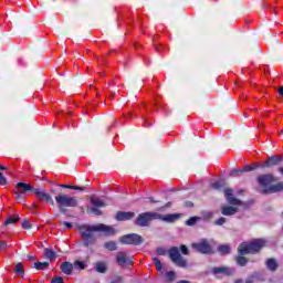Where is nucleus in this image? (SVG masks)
Listing matches in <instances>:
<instances>
[{
    "mask_svg": "<svg viewBox=\"0 0 283 283\" xmlns=\"http://www.w3.org/2000/svg\"><path fill=\"white\" fill-rule=\"evenodd\" d=\"M76 231L81 234L84 247H90V244L96 243V233L103 232L106 235H114L116 230L109 226H105L103 223L90 226V224H81L76 226Z\"/></svg>",
    "mask_w": 283,
    "mask_h": 283,
    "instance_id": "obj_1",
    "label": "nucleus"
},
{
    "mask_svg": "<svg viewBox=\"0 0 283 283\" xmlns=\"http://www.w3.org/2000/svg\"><path fill=\"white\" fill-rule=\"evenodd\" d=\"M264 247H266V241L263 239H254L251 242L241 243L238 248V252L239 255H253L255 253H260Z\"/></svg>",
    "mask_w": 283,
    "mask_h": 283,
    "instance_id": "obj_2",
    "label": "nucleus"
},
{
    "mask_svg": "<svg viewBox=\"0 0 283 283\" xmlns=\"http://www.w3.org/2000/svg\"><path fill=\"white\" fill-rule=\"evenodd\" d=\"M55 202L60 209V211H65V208H74L78 207V200L76 197H72L70 195H57L55 196Z\"/></svg>",
    "mask_w": 283,
    "mask_h": 283,
    "instance_id": "obj_3",
    "label": "nucleus"
},
{
    "mask_svg": "<svg viewBox=\"0 0 283 283\" xmlns=\"http://www.w3.org/2000/svg\"><path fill=\"white\" fill-rule=\"evenodd\" d=\"M158 218H160V213L144 212L136 218L135 224L137 227H149V222H151V220H158Z\"/></svg>",
    "mask_w": 283,
    "mask_h": 283,
    "instance_id": "obj_4",
    "label": "nucleus"
},
{
    "mask_svg": "<svg viewBox=\"0 0 283 283\" xmlns=\"http://www.w3.org/2000/svg\"><path fill=\"white\" fill-rule=\"evenodd\" d=\"M169 258L177 266H180L181 269H187V260H185V258L180 255V251L178 250V248H172L169 250Z\"/></svg>",
    "mask_w": 283,
    "mask_h": 283,
    "instance_id": "obj_5",
    "label": "nucleus"
},
{
    "mask_svg": "<svg viewBox=\"0 0 283 283\" xmlns=\"http://www.w3.org/2000/svg\"><path fill=\"white\" fill-rule=\"evenodd\" d=\"M191 247L198 253H203L206 255H209V253H213V249L211 248V244H209V241L207 239H202L199 242L192 243Z\"/></svg>",
    "mask_w": 283,
    "mask_h": 283,
    "instance_id": "obj_6",
    "label": "nucleus"
},
{
    "mask_svg": "<svg viewBox=\"0 0 283 283\" xmlns=\"http://www.w3.org/2000/svg\"><path fill=\"white\" fill-rule=\"evenodd\" d=\"M119 242L122 244H133L135 247H138V244H143L144 239L140 237V234L132 233L123 235L119 239Z\"/></svg>",
    "mask_w": 283,
    "mask_h": 283,
    "instance_id": "obj_7",
    "label": "nucleus"
},
{
    "mask_svg": "<svg viewBox=\"0 0 283 283\" xmlns=\"http://www.w3.org/2000/svg\"><path fill=\"white\" fill-rule=\"evenodd\" d=\"M224 197L229 205H232L233 207H241L242 201H240L238 198L233 196V189L226 188L224 189Z\"/></svg>",
    "mask_w": 283,
    "mask_h": 283,
    "instance_id": "obj_8",
    "label": "nucleus"
},
{
    "mask_svg": "<svg viewBox=\"0 0 283 283\" xmlns=\"http://www.w3.org/2000/svg\"><path fill=\"white\" fill-rule=\"evenodd\" d=\"M33 193H35V197L40 202H49L52 206H54V199H52V196L45 191H41L39 189H34Z\"/></svg>",
    "mask_w": 283,
    "mask_h": 283,
    "instance_id": "obj_9",
    "label": "nucleus"
},
{
    "mask_svg": "<svg viewBox=\"0 0 283 283\" xmlns=\"http://www.w3.org/2000/svg\"><path fill=\"white\" fill-rule=\"evenodd\" d=\"M258 182L261 187H269L272 182H275L273 175H261L258 177Z\"/></svg>",
    "mask_w": 283,
    "mask_h": 283,
    "instance_id": "obj_10",
    "label": "nucleus"
},
{
    "mask_svg": "<svg viewBox=\"0 0 283 283\" xmlns=\"http://www.w3.org/2000/svg\"><path fill=\"white\" fill-rule=\"evenodd\" d=\"M253 169H258V165L245 166L243 168L233 169L230 171V176H232V178H238V176H242V174H244L247 171H253Z\"/></svg>",
    "mask_w": 283,
    "mask_h": 283,
    "instance_id": "obj_11",
    "label": "nucleus"
},
{
    "mask_svg": "<svg viewBox=\"0 0 283 283\" xmlns=\"http://www.w3.org/2000/svg\"><path fill=\"white\" fill-rule=\"evenodd\" d=\"M135 216L136 213L134 212L118 211L115 216V220H118V222H125L127 220H132Z\"/></svg>",
    "mask_w": 283,
    "mask_h": 283,
    "instance_id": "obj_12",
    "label": "nucleus"
},
{
    "mask_svg": "<svg viewBox=\"0 0 283 283\" xmlns=\"http://www.w3.org/2000/svg\"><path fill=\"white\" fill-rule=\"evenodd\" d=\"M116 262L118 266H125V264H129L132 260L129 259V256H127L126 252H118L116 256Z\"/></svg>",
    "mask_w": 283,
    "mask_h": 283,
    "instance_id": "obj_13",
    "label": "nucleus"
},
{
    "mask_svg": "<svg viewBox=\"0 0 283 283\" xmlns=\"http://www.w3.org/2000/svg\"><path fill=\"white\" fill-rule=\"evenodd\" d=\"M15 189L19 193H22V196H24V193H28V191H34L32 186L30 184H25V182H18L15 185Z\"/></svg>",
    "mask_w": 283,
    "mask_h": 283,
    "instance_id": "obj_14",
    "label": "nucleus"
},
{
    "mask_svg": "<svg viewBox=\"0 0 283 283\" xmlns=\"http://www.w3.org/2000/svg\"><path fill=\"white\" fill-rule=\"evenodd\" d=\"M281 160L282 157L280 156L269 157V159L264 161L263 167H275V165H280Z\"/></svg>",
    "mask_w": 283,
    "mask_h": 283,
    "instance_id": "obj_15",
    "label": "nucleus"
},
{
    "mask_svg": "<svg viewBox=\"0 0 283 283\" xmlns=\"http://www.w3.org/2000/svg\"><path fill=\"white\" fill-rule=\"evenodd\" d=\"M222 216H235L238 213V208L232 206H223L221 208Z\"/></svg>",
    "mask_w": 283,
    "mask_h": 283,
    "instance_id": "obj_16",
    "label": "nucleus"
},
{
    "mask_svg": "<svg viewBox=\"0 0 283 283\" xmlns=\"http://www.w3.org/2000/svg\"><path fill=\"white\" fill-rule=\"evenodd\" d=\"M180 219V214H160V218H157V220H163L164 222H176V220Z\"/></svg>",
    "mask_w": 283,
    "mask_h": 283,
    "instance_id": "obj_17",
    "label": "nucleus"
},
{
    "mask_svg": "<svg viewBox=\"0 0 283 283\" xmlns=\"http://www.w3.org/2000/svg\"><path fill=\"white\" fill-rule=\"evenodd\" d=\"M277 191H283V181L271 186L269 189L263 190V193H277Z\"/></svg>",
    "mask_w": 283,
    "mask_h": 283,
    "instance_id": "obj_18",
    "label": "nucleus"
},
{
    "mask_svg": "<svg viewBox=\"0 0 283 283\" xmlns=\"http://www.w3.org/2000/svg\"><path fill=\"white\" fill-rule=\"evenodd\" d=\"M61 271L65 273V275H72V271H74V265L70 262H64L61 264Z\"/></svg>",
    "mask_w": 283,
    "mask_h": 283,
    "instance_id": "obj_19",
    "label": "nucleus"
},
{
    "mask_svg": "<svg viewBox=\"0 0 283 283\" xmlns=\"http://www.w3.org/2000/svg\"><path fill=\"white\" fill-rule=\"evenodd\" d=\"M212 273L214 275H218L220 273H222L223 275H230L231 274V271L229 270V268L227 266H219V268H214L212 269Z\"/></svg>",
    "mask_w": 283,
    "mask_h": 283,
    "instance_id": "obj_20",
    "label": "nucleus"
},
{
    "mask_svg": "<svg viewBox=\"0 0 283 283\" xmlns=\"http://www.w3.org/2000/svg\"><path fill=\"white\" fill-rule=\"evenodd\" d=\"M44 258L46 259V260H54V258H56V252H54V250H52V249H48V248H45L44 249Z\"/></svg>",
    "mask_w": 283,
    "mask_h": 283,
    "instance_id": "obj_21",
    "label": "nucleus"
},
{
    "mask_svg": "<svg viewBox=\"0 0 283 283\" xmlns=\"http://www.w3.org/2000/svg\"><path fill=\"white\" fill-rule=\"evenodd\" d=\"M265 264L269 271H276L277 269V261H275V259H268Z\"/></svg>",
    "mask_w": 283,
    "mask_h": 283,
    "instance_id": "obj_22",
    "label": "nucleus"
},
{
    "mask_svg": "<svg viewBox=\"0 0 283 283\" xmlns=\"http://www.w3.org/2000/svg\"><path fill=\"white\" fill-rule=\"evenodd\" d=\"M21 220V218L18 217V214L15 216H10L8 217V219L4 221L6 227H8V224H17V222H19Z\"/></svg>",
    "mask_w": 283,
    "mask_h": 283,
    "instance_id": "obj_23",
    "label": "nucleus"
},
{
    "mask_svg": "<svg viewBox=\"0 0 283 283\" xmlns=\"http://www.w3.org/2000/svg\"><path fill=\"white\" fill-rule=\"evenodd\" d=\"M218 251L219 253H221V255H229V253H231V247L227 244L219 245Z\"/></svg>",
    "mask_w": 283,
    "mask_h": 283,
    "instance_id": "obj_24",
    "label": "nucleus"
},
{
    "mask_svg": "<svg viewBox=\"0 0 283 283\" xmlns=\"http://www.w3.org/2000/svg\"><path fill=\"white\" fill-rule=\"evenodd\" d=\"M95 270L97 271V273H106L107 264H105V262H97L95 265Z\"/></svg>",
    "mask_w": 283,
    "mask_h": 283,
    "instance_id": "obj_25",
    "label": "nucleus"
},
{
    "mask_svg": "<svg viewBox=\"0 0 283 283\" xmlns=\"http://www.w3.org/2000/svg\"><path fill=\"white\" fill-rule=\"evenodd\" d=\"M91 203L93 205V207H106L107 205L105 203V201H103L102 199L98 198H91Z\"/></svg>",
    "mask_w": 283,
    "mask_h": 283,
    "instance_id": "obj_26",
    "label": "nucleus"
},
{
    "mask_svg": "<svg viewBox=\"0 0 283 283\" xmlns=\"http://www.w3.org/2000/svg\"><path fill=\"white\" fill-rule=\"evenodd\" d=\"M14 273H15V275H20V276L25 275V270L23 269V264L22 263H18L15 265Z\"/></svg>",
    "mask_w": 283,
    "mask_h": 283,
    "instance_id": "obj_27",
    "label": "nucleus"
},
{
    "mask_svg": "<svg viewBox=\"0 0 283 283\" xmlns=\"http://www.w3.org/2000/svg\"><path fill=\"white\" fill-rule=\"evenodd\" d=\"M34 266L38 271H44V269H48V266H50L49 262H38L34 263Z\"/></svg>",
    "mask_w": 283,
    "mask_h": 283,
    "instance_id": "obj_28",
    "label": "nucleus"
},
{
    "mask_svg": "<svg viewBox=\"0 0 283 283\" xmlns=\"http://www.w3.org/2000/svg\"><path fill=\"white\" fill-rule=\"evenodd\" d=\"M62 189H74L75 191H85L84 187H78V186H70V185H60Z\"/></svg>",
    "mask_w": 283,
    "mask_h": 283,
    "instance_id": "obj_29",
    "label": "nucleus"
},
{
    "mask_svg": "<svg viewBox=\"0 0 283 283\" xmlns=\"http://www.w3.org/2000/svg\"><path fill=\"white\" fill-rule=\"evenodd\" d=\"M104 247L108 251H116V249H117L116 242H114V241H109V242L104 243Z\"/></svg>",
    "mask_w": 283,
    "mask_h": 283,
    "instance_id": "obj_30",
    "label": "nucleus"
},
{
    "mask_svg": "<svg viewBox=\"0 0 283 283\" xmlns=\"http://www.w3.org/2000/svg\"><path fill=\"white\" fill-rule=\"evenodd\" d=\"M198 220H200L199 217H191L190 219H188V220L186 221V224H187L188 227H195V224L198 222Z\"/></svg>",
    "mask_w": 283,
    "mask_h": 283,
    "instance_id": "obj_31",
    "label": "nucleus"
},
{
    "mask_svg": "<svg viewBox=\"0 0 283 283\" xmlns=\"http://www.w3.org/2000/svg\"><path fill=\"white\" fill-rule=\"evenodd\" d=\"M247 262H249V260L244 256L237 258V264H239V266H247Z\"/></svg>",
    "mask_w": 283,
    "mask_h": 283,
    "instance_id": "obj_32",
    "label": "nucleus"
},
{
    "mask_svg": "<svg viewBox=\"0 0 283 283\" xmlns=\"http://www.w3.org/2000/svg\"><path fill=\"white\" fill-rule=\"evenodd\" d=\"M153 262H154L157 271H163V263L158 260V258H154Z\"/></svg>",
    "mask_w": 283,
    "mask_h": 283,
    "instance_id": "obj_33",
    "label": "nucleus"
},
{
    "mask_svg": "<svg viewBox=\"0 0 283 283\" xmlns=\"http://www.w3.org/2000/svg\"><path fill=\"white\" fill-rule=\"evenodd\" d=\"M91 213H94L95 216H103V211H101V209H98L97 207L93 206L90 209Z\"/></svg>",
    "mask_w": 283,
    "mask_h": 283,
    "instance_id": "obj_34",
    "label": "nucleus"
},
{
    "mask_svg": "<svg viewBox=\"0 0 283 283\" xmlns=\"http://www.w3.org/2000/svg\"><path fill=\"white\" fill-rule=\"evenodd\" d=\"M174 280H176V272H174V271L167 272V281L174 282Z\"/></svg>",
    "mask_w": 283,
    "mask_h": 283,
    "instance_id": "obj_35",
    "label": "nucleus"
},
{
    "mask_svg": "<svg viewBox=\"0 0 283 283\" xmlns=\"http://www.w3.org/2000/svg\"><path fill=\"white\" fill-rule=\"evenodd\" d=\"M224 222H227V219L224 217H221L214 221V224H217V227H222Z\"/></svg>",
    "mask_w": 283,
    "mask_h": 283,
    "instance_id": "obj_36",
    "label": "nucleus"
},
{
    "mask_svg": "<svg viewBox=\"0 0 283 283\" xmlns=\"http://www.w3.org/2000/svg\"><path fill=\"white\" fill-rule=\"evenodd\" d=\"M22 229H32V224L27 219L22 222Z\"/></svg>",
    "mask_w": 283,
    "mask_h": 283,
    "instance_id": "obj_37",
    "label": "nucleus"
},
{
    "mask_svg": "<svg viewBox=\"0 0 283 283\" xmlns=\"http://www.w3.org/2000/svg\"><path fill=\"white\" fill-rule=\"evenodd\" d=\"M15 200L18 202H23V193L19 192V191H15Z\"/></svg>",
    "mask_w": 283,
    "mask_h": 283,
    "instance_id": "obj_38",
    "label": "nucleus"
},
{
    "mask_svg": "<svg viewBox=\"0 0 283 283\" xmlns=\"http://www.w3.org/2000/svg\"><path fill=\"white\" fill-rule=\"evenodd\" d=\"M180 251L184 255H189V249L187 248V245H181Z\"/></svg>",
    "mask_w": 283,
    "mask_h": 283,
    "instance_id": "obj_39",
    "label": "nucleus"
},
{
    "mask_svg": "<svg viewBox=\"0 0 283 283\" xmlns=\"http://www.w3.org/2000/svg\"><path fill=\"white\" fill-rule=\"evenodd\" d=\"M51 283H64L63 277H61V276L54 277V279H52Z\"/></svg>",
    "mask_w": 283,
    "mask_h": 283,
    "instance_id": "obj_40",
    "label": "nucleus"
},
{
    "mask_svg": "<svg viewBox=\"0 0 283 283\" xmlns=\"http://www.w3.org/2000/svg\"><path fill=\"white\" fill-rule=\"evenodd\" d=\"M75 266H78L80 269H85V263H83V261H76L75 262Z\"/></svg>",
    "mask_w": 283,
    "mask_h": 283,
    "instance_id": "obj_41",
    "label": "nucleus"
},
{
    "mask_svg": "<svg viewBox=\"0 0 283 283\" xmlns=\"http://www.w3.org/2000/svg\"><path fill=\"white\" fill-rule=\"evenodd\" d=\"M4 249H8V243L6 241L0 242V251H3Z\"/></svg>",
    "mask_w": 283,
    "mask_h": 283,
    "instance_id": "obj_42",
    "label": "nucleus"
},
{
    "mask_svg": "<svg viewBox=\"0 0 283 283\" xmlns=\"http://www.w3.org/2000/svg\"><path fill=\"white\" fill-rule=\"evenodd\" d=\"M6 177H3V174L0 172V185H7Z\"/></svg>",
    "mask_w": 283,
    "mask_h": 283,
    "instance_id": "obj_43",
    "label": "nucleus"
},
{
    "mask_svg": "<svg viewBox=\"0 0 283 283\" xmlns=\"http://www.w3.org/2000/svg\"><path fill=\"white\" fill-rule=\"evenodd\" d=\"M61 224H64V227H66V229H72V223H70L67 221H63V222H61Z\"/></svg>",
    "mask_w": 283,
    "mask_h": 283,
    "instance_id": "obj_44",
    "label": "nucleus"
},
{
    "mask_svg": "<svg viewBox=\"0 0 283 283\" xmlns=\"http://www.w3.org/2000/svg\"><path fill=\"white\" fill-rule=\"evenodd\" d=\"M113 282L123 283V276H116Z\"/></svg>",
    "mask_w": 283,
    "mask_h": 283,
    "instance_id": "obj_45",
    "label": "nucleus"
},
{
    "mask_svg": "<svg viewBox=\"0 0 283 283\" xmlns=\"http://www.w3.org/2000/svg\"><path fill=\"white\" fill-rule=\"evenodd\" d=\"M234 283H253L252 280H247L245 282L242 280H237Z\"/></svg>",
    "mask_w": 283,
    "mask_h": 283,
    "instance_id": "obj_46",
    "label": "nucleus"
},
{
    "mask_svg": "<svg viewBox=\"0 0 283 283\" xmlns=\"http://www.w3.org/2000/svg\"><path fill=\"white\" fill-rule=\"evenodd\" d=\"M279 94H280V96H283V86L279 87Z\"/></svg>",
    "mask_w": 283,
    "mask_h": 283,
    "instance_id": "obj_47",
    "label": "nucleus"
},
{
    "mask_svg": "<svg viewBox=\"0 0 283 283\" xmlns=\"http://www.w3.org/2000/svg\"><path fill=\"white\" fill-rule=\"evenodd\" d=\"M157 253H158V255H163V253H164L163 249H158Z\"/></svg>",
    "mask_w": 283,
    "mask_h": 283,
    "instance_id": "obj_48",
    "label": "nucleus"
},
{
    "mask_svg": "<svg viewBox=\"0 0 283 283\" xmlns=\"http://www.w3.org/2000/svg\"><path fill=\"white\" fill-rule=\"evenodd\" d=\"M177 283H191V282H189V281H187V280H182V281H179V282H177Z\"/></svg>",
    "mask_w": 283,
    "mask_h": 283,
    "instance_id": "obj_49",
    "label": "nucleus"
},
{
    "mask_svg": "<svg viewBox=\"0 0 283 283\" xmlns=\"http://www.w3.org/2000/svg\"><path fill=\"white\" fill-rule=\"evenodd\" d=\"M279 171L283 175V167L279 168Z\"/></svg>",
    "mask_w": 283,
    "mask_h": 283,
    "instance_id": "obj_50",
    "label": "nucleus"
},
{
    "mask_svg": "<svg viewBox=\"0 0 283 283\" xmlns=\"http://www.w3.org/2000/svg\"><path fill=\"white\" fill-rule=\"evenodd\" d=\"M213 187H214L216 189H218V182L213 184Z\"/></svg>",
    "mask_w": 283,
    "mask_h": 283,
    "instance_id": "obj_51",
    "label": "nucleus"
},
{
    "mask_svg": "<svg viewBox=\"0 0 283 283\" xmlns=\"http://www.w3.org/2000/svg\"><path fill=\"white\" fill-rule=\"evenodd\" d=\"M0 169L6 170V167H3V166L0 165Z\"/></svg>",
    "mask_w": 283,
    "mask_h": 283,
    "instance_id": "obj_52",
    "label": "nucleus"
},
{
    "mask_svg": "<svg viewBox=\"0 0 283 283\" xmlns=\"http://www.w3.org/2000/svg\"><path fill=\"white\" fill-rule=\"evenodd\" d=\"M29 260H34V258L33 256H29Z\"/></svg>",
    "mask_w": 283,
    "mask_h": 283,
    "instance_id": "obj_53",
    "label": "nucleus"
},
{
    "mask_svg": "<svg viewBox=\"0 0 283 283\" xmlns=\"http://www.w3.org/2000/svg\"><path fill=\"white\" fill-rule=\"evenodd\" d=\"M150 202H156V201H154V199H153V198H150Z\"/></svg>",
    "mask_w": 283,
    "mask_h": 283,
    "instance_id": "obj_54",
    "label": "nucleus"
},
{
    "mask_svg": "<svg viewBox=\"0 0 283 283\" xmlns=\"http://www.w3.org/2000/svg\"><path fill=\"white\" fill-rule=\"evenodd\" d=\"M189 207H193V203H189Z\"/></svg>",
    "mask_w": 283,
    "mask_h": 283,
    "instance_id": "obj_55",
    "label": "nucleus"
},
{
    "mask_svg": "<svg viewBox=\"0 0 283 283\" xmlns=\"http://www.w3.org/2000/svg\"><path fill=\"white\" fill-rule=\"evenodd\" d=\"M189 207H193V203H189Z\"/></svg>",
    "mask_w": 283,
    "mask_h": 283,
    "instance_id": "obj_56",
    "label": "nucleus"
}]
</instances>
